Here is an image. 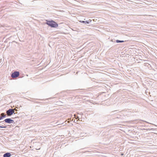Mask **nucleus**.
Listing matches in <instances>:
<instances>
[{"label": "nucleus", "mask_w": 157, "mask_h": 157, "mask_svg": "<svg viewBox=\"0 0 157 157\" xmlns=\"http://www.w3.org/2000/svg\"><path fill=\"white\" fill-rule=\"evenodd\" d=\"M4 121L5 122L9 124L13 123L14 122V121L10 118L6 119L4 120Z\"/></svg>", "instance_id": "obj_4"}, {"label": "nucleus", "mask_w": 157, "mask_h": 157, "mask_svg": "<svg viewBox=\"0 0 157 157\" xmlns=\"http://www.w3.org/2000/svg\"><path fill=\"white\" fill-rule=\"evenodd\" d=\"M11 156V154L10 153H6L4 154L3 157H10Z\"/></svg>", "instance_id": "obj_5"}, {"label": "nucleus", "mask_w": 157, "mask_h": 157, "mask_svg": "<svg viewBox=\"0 0 157 157\" xmlns=\"http://www.w3.org/2000/svg\"><path fill=\"white\" fill-rule=\"evenodd\" d=\"M116 42L117 43H122V42H124V41L123 40H116Z\"/></svg>", "instance_id": "obj_7"}, {"label": "nucleus", "mask_w": 157, "mask_h": 157, "mask_svg": "<svg viewBox=\"0 0 157 157\" xmlns=\"http://www.w3.org/2000/svg\"><path fill=\"white\" fill-rule=\"evenodd\" d=\"M14 111L13 109H10L6 111V113L8 116H10L14 113Z\"/></svg>", "instance_id": "obj_2"}, {"label": "nucleus", "mask_w": 157, "mask_h": 157, "mask_svg": "<svg viewBox=\"0 0 157 157\" xmlns=\"http://www.w3.org/2000/svg\"><path fill=\"white\" fill-rule=\"evenodd\" d=\"M4 117V116L1 117V116H0V120H2Z\"/></svg>", "instance_id": "obj_11"}, {"label": "nucleus", "mask_w": 157, "mask_h": 157, "mask_svg": "<svg viewBox=\"0 0 157 157\" xmlns=\"http://www.w3.org/2000/svg\"><path fill=\"white\" fill-rule=\"evenodd\" d=\"M123 155V154H121V155Z\"/></svg>", "instance_id": "obj_12"}, {"label": "nucleus", "mask_w": 157, "mask_h": 157, "mask_svg": "<svg viewBox=\"0 0 157 157\" xmlns=\"http://www.w3.org/2000/svg\"><path fill=\"white\" fill-rule=\"evenodd\" d=\"M6 126H0V128H6Z\"/></svg>", "instance_id": "obj_10"}, {"label": "nucleus", "mask_w": 157, "mask_h": 157, "mask_svg": "<svg viewBox=\"0 0 157 157\" xmlns=\"http://www.w3.org/2000/svg\"><path fill=\"white\" fill-rule=\"evenodd\" d=\"M19 75V73L17 71H15L12 73L11 75V76L12 78H16L18 77Z\"/></svg>", "instance_id": "obj_3"}, {"label": "nucleus", "mask_w": 157, "mask_h": 157, "mask_svg": "<svg viewBox=\"0 0 157 157\" xmlns=\"http://www.w3.org/2000/svg\"><path fill=\"white\" fill-rule=\"evenodd\" d=\"M1 117H3L4 116V117H6V115L4 114V113H2L1 114Z\"/></svg>", "instance_id": "obj_8"}, {"label": "nucleus", "mask_w": 157, "mask_h": 157, "mask_svg": "<svg viewBox=\"0 0 157 157\" xmlns=\"http://www.w3.org/2000/svg\"><path fill=\"white\" fill-rule=\"evenodd\" d=\"M46 24L52 27L56 28L58 26V24L53 21H48Z\"/></svg>", "instance_id": "obj_1"}, {"label": "nucleus", "mask_w": 157, "mask_h": 157, "mask_svg": "<svg viewBox=\"0 0 157 157\" xmlns=\"http://www.w3.org/2000/svg\"><path fill=\"white\" fill-rule=\"evenodd\" d=\"M80 22L82 23H85V24H88L89 23V22L88 21H80Z\"/></svg>", "instance_id": "obj_6"}, {"label": "nucleus", "mask_w": 157, "mask_h": 157, "mask_svg": "<svg viewBox=\"0 0 157 157\" xmlns=\"http://www.w3.org/2000/svg\"><path fill=\"white\" fill-rule=\"evenodd\" d=\"M75 118H76V119H78L79 120V117L78 116H76L75 115H74Z\"/></svg>", "instance_id": "obj_9"}]
</instances>
